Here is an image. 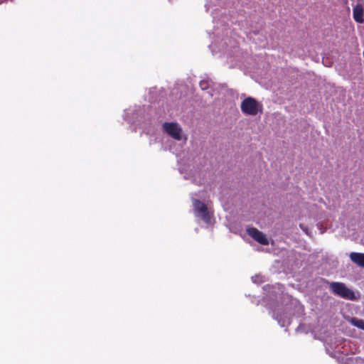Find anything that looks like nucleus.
<instances>
[{
  "label": "nucleus",
  "mask_w": 364,
  "mask_h": 364,
  "mask_svg": "<svg viewBox=\"0 0 364 364\" xmlns=\"http://www.w3.org/2000/svg\"><path fill=\"white\" fill-rule=\"evenodd\" d=\"M329 289L333 294L341 298L352 301L355 299L353 291L348 288L343 283L331 282L329 284Z\"/></svg>",
  "instance_id": "f257e3e1"
},
{
  "label": "nucleus",
  "mask_w": 364,
  "mask_h": 364,
  "mask_svg": "<svg viewBox=\"0 0 364 364\" xmlns=\"http://www.w3.org/2000/svg\"><path fill=\"white\" fill-rule=\"evenodd\" d=\"M240 108L245 114L255 116L259 112H262V105L259 103L256 99L252 97H248L242 100Z\"/></svg>",
  "instance_id": "f03ea898"
},
{
  "label": "nucleus",
  "mask_w": 364,
  "mask_h": 364,
  "mask_svg": "<svg viewBox=\"0 0 364 364\" xmlns=\"http://www.w3.org/2000/svg\"><path fill=\"white\" fill-rule=\"evenodd\" d=\"M193 205L196 215L200 217L206 223H209L210 221V215L206 205L198 199L193 200Z\"/></svg>",
  "instance_id": "7ed1b4c3"
},
{
  "label": "nucleus",
  "mask_w": 364,
  "mask_h": 364,
  "mask_svg": "<svg viewBox=\"0 0 364 364\" xmlns=\"http://www.w3.org/2000/svg\"><path fill=\"white\" fill-rule=\"evenodd\" d=\"M163 127L167 134L174 139H181V129L178 124L173 122H165L163 124Z\"/></svg>",
  "instance_id": "20e7f679"
},
{
  "label": "nucleus",
  "mask_w": 364,
  "mask_h": 364,
  "mask_svg": "<svg viewBox=\"0 0 364 364\" xmlns=\"http://www.w3.org/2000/svg\"><path fill=\"white\" fill-rule=\"evenodd\" d=\"M248 235L253 238L255 241L262 245H268L269 240L262 232L259 231L255 228H248L247 229Z\"/></svg>",
  "instance_id": "39448f33"
},
{
  "label": "nucleus",
  "mask_w": 364,
  "mask_h": 364,
  "mask_svg": "<svg viewBox=\"0 0 364 364\" xmlns=\"http://www.w3.org/2000/svg\"><path fill=\"white\" fill-rule=\"evenodd\" d=\"M353 17L355 22L362 23L364 22V9L360 4H357L353 9Z\"/></svg>",
  "instance_id": "423d86ee"
},
{
  "label": "nucleus",
  "mask_w": 364,
  "mask_h": 364,
  "mask_svg": "<svg viewBox=\"0 0 364 364\" xmlns=\"http://www.w3.org/2000/svg\"><path fill=\"white\" fill-rule=\"evenodd\" d=\"M350 258L353 262L359 267H364V253L351 252Z\"/></svg>",
  "instance_id": "0eeeda50"
},
{
  "label": "nucleus",
  "mask_w": 364,
  "mask_h": 364,
  "mask_svg": "<svg viewBox=\"0 0 364 364\" xmlns=\"http://www.w3.org/2000/svg\"><path fill=\"white\" fill-rule=\"evenodd\" d=\"M350 322L352 325L358 327V328L364 330V320L353 317L350 318Z\"/></svg>",
  "instance_id": "6e6552de"
},
{
  "label": "nucleus",
  "mask_w": 364,
  "mask_h": 364,
  "mask_svg": "<svg viewBox=\"0 0 364 364\" xmlns=\"http://www.w3.org/2000/svg\"><path fill=\"white\" fill-rule=\"evenodd\" d=\"M200 85L203 90H205L207 88V82H200Z\"/></svg>",
  "instance_id": "1a4fd4ad"
}]
</instances>
